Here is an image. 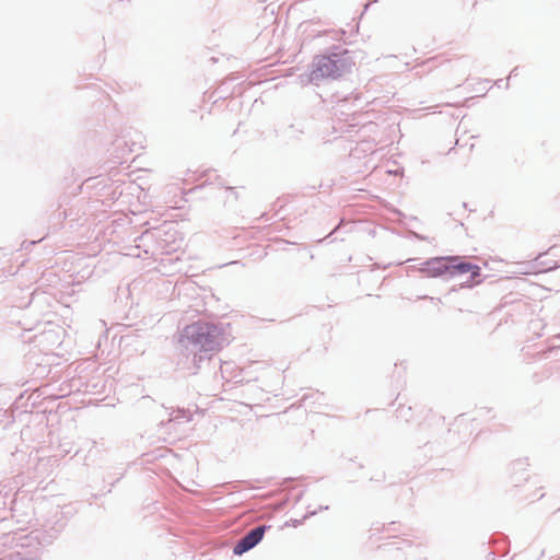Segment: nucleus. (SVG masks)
<instances>
[{"label": "nucleus", "mask_w": 560, "mask_h": 560, "mask_svg": "<svg viewBox=\"0 0 560 560\" xmlns=\"http://www.w3.org/2000/svg\"><path fill=\"white\" fill-rule=\"evenodd\" d=\"M480 267L478 265H474L463 260L460 257L452 256L451 257V271L450 275L452 277L463 273H469L470 280L467 281L468 287H472L475 284L480 283L479 280H475L480 276Z\"/></svg>", "instance_id": "2"}, {"label": "nucleus", "mask_w": 560, "mask_h": 560, "mask_svg": "<svg viewBox=\"0 0 560 560\" xmlns=\"http://www.w3.org/2000/svg\"><path fill=\"white\" fill-rule=\"evenodd\" d=\"M223 331L211 323L197 322L186 326L182 332L180 342L185 340L200 351H218L222 347Z\"/></svg>", "instance_id": "1"}, {"label": "nucleus", "mask_w": 560, "mask_h": 560, "mask_svg": "<svg viewBox=\"0 0 560 560\" xmlns=\"http://www.w3.org/2000/svg\"><path fill=\"white\" fill-rule=\"evenodd\" d=\"M451 257H436L425 262V270L433 277L450 275L451 271Z\"/></svg>", "instance_id": "5"}, {"label": "nucleus", "mask_w": 560, "mask_h": 560, "mask_svg": "<svg viewBox=\"0 0 560 560\" xmlns=\"http://www.w3.org/2000/svg\"><path fill=\"white\" fill-rule=\"evenodd\" d=\"M266 528L267 527L262 525L252 529L234 546L233 552L241 556L254 548L262 539Z\"/></svg>", "instance_id": "3"}, {"label": "nucleus", "mask_w": 560, "mask_h": 560, "mask_svg": "<svg viewBox=\"0 0 560 560\" xmlns=\"http://www.w3.org/2000/svg\"><path fill=\"white\" fill-rule=\"evenodd\" d=\"M340 74L339 67L335 60L329 57H322L316 62V68L312 71V80L324 77H338Z\"/></svg>", "instance_id": "4"}]
</instances>
